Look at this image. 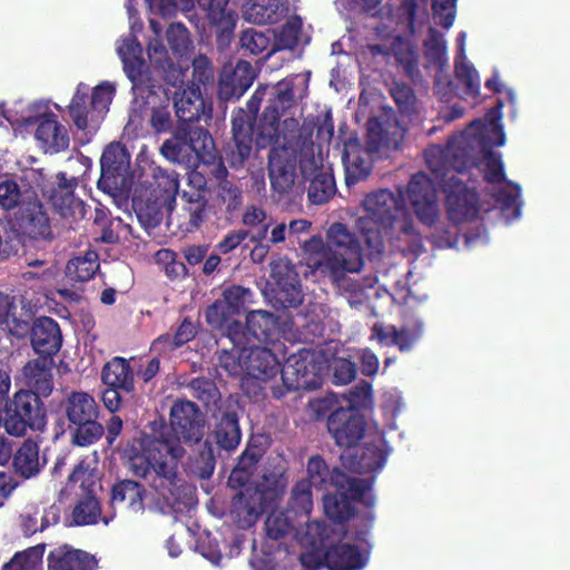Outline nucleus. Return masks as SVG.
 Wrapping results in <instances>:
<instances>
[{
  "mask_svg": "<svg viewBox=\"0 0 570 570\" xmlns=\"http://www.w3.org/2000/svg\"><path fill=\"white\" fill-rule=\"evenodd\" d=\"M66 417L73 426L72 443L89 446L104 435V426L98 422L99 406L89 393L72 391L63 401Z\"/></svg>",
  "mask_w": 570,
  "mask_h": 570,
  "instance_id": "obj_9",
  "label": "nucleus"
},
{
  "mask_svg": "<svg viewBox=\"0 0 570 570\" xmlns=\"http://www.w3.org/2000/svg\"><path fill=\"white\" fill-rule=\"evenodd\" d=\"M101 381L106 386H114L125 392H135L132 367L129 361L121 356H115L104 365Z\"/></svg>",
  "mask_w": 570,
  "mask_h": 570,
  "instance_id": "obj_44",
  "label": "nucleus"
},
{
  "mask_svg": "<svg viewBox=\"0 0 570 570\" xmlns=\"http://www.w3.org/2000/svg\"><path fill=\"white\" fill-rule=\"evenodd\" d=\"M222 298L236 315L254 303V293L248 287L232 285L223 291Z\"/></svg>",
  "mask_w": 570,
  "mask_h": 570,
  "instance_id": "obj_64",
  "label": "nucleus"
},
{
  "mask_svg": "<svg viewBox=\"0 0 570 570\" xmlns=\"http://www.w3.org/2000/svg\"><path fill=\"white\" fill-rule=\"evenodd\" d=\"M402 128L391 108H383L366 122L365 142H400Z\"/></svg>",
  "mask_w": 570,
  "mask_h": 570,
  "instance_id": "obj_37",
  "label": "nucleus"
},
{
  "mask_svg": "<svg viewBox=\"0 0 570 570\" xmlns=\"http://www.w3.org/2000/svg\"><path fill=\"white\" fill-rule=\"evenodd\" d=\"M38 395L19 390L4 406L3 428L13 436H23L27 432H43L47 425V409Z\"/></svg>",
  "mask_w": 570,
  "mask_h": 570,
  "instance_id": "obj_10",
  "label": "nucleus"
},
{
  "mask_svg": "<svg viewBox=\"0 0 570 570\" xmlns=\"http://www.w3.org/2000/svg\"><path fill=\"white\" fill-rule=\"evenodd\" d=\"M33 108H43V111L23 118L4 116L16 138L27 139L33 136L38 142H70L72 135V138L77 139L76 135L79 131L72 129L68 122H62L59 116L49 109L48 104L38 101L33 104Z\"/></svg>",
  "mask_w": 570,
  "mask_h": 570,
  "instance_id": "obj_7",
  "label": "nucleus"
},
{
  "mask_svg": "<svg viewBox=\"0 0 570 570\" xmlns=\"http://www.w3.org/2000/svg\"><path fill=\"white\" fill-rule=\"evenodd\" d=\"M302 524V521L293 513L285 510H273L265 520V532L266 535L272 540H279L285 538L293 530H297V527Z\"/></svg>",
  "mask_w": 570,
  "mask_h": 570,
  "instance_id": "obj_53",
  "label": "nucleus"
},
{
  "mask_svg": "<svg viewBox=\"0 0 570 570\" xmlns=\"http://www.w3.org/2000/svg\"><path fill=\"white\" fill-rule=\"evenodd\" d=\"M218 449L232 452L237 449L242 440L239 417L234 411H225L216 421L209 434Z\"/></svg>",
  "mask_w": 570,
  "mask_h": 570,
  "instance_id": "obj_41",
  "label": "nucleus"
},
{
  "mask_svg": "<svg viewBox=\"0 0 570 570\" xmlns=\"http://www.w3.org/2000/svg\"><path fill=\"white\" fill-rule=\"evenodd\" d=\"M502 107V102L498 105V107L490 109L485 115V120L476 119L473 120L469 130H473L475 139L473 142H504L505 134L503 130V126L501 124V112L500 109Z\"/></svg>",
  "mask_w": 570,
  "mask_h": 570,
  "instance_id": "obj_46",
  "label": "nucleus"
},
{
  "mask_svg": "<svg viewBox=\"0 0 570 570\" xmlns=\"http://www.w3.org/2000/svg\"><path fill=\"white\" fill-rule=\"evenodd\" d=\"M322 145H294L297 153V166L304 181L331 168L324 164Z\"/></svg>",
  "mask_w": 570,
  "mask_h": 570,
  "instance_id": "obj_48",
  "label": "nucleus"
},
{
  "mask_svg": "<svg viewBox=\"0 0 570 570\" xmlns=\"http://www.w3.org/2000/svg\"><path fill=\"white\" fill-rule=\"evenodd\" d=\"M287 10L281 0H247L244 18L257 24L276 23L283 19Z\"/></svg>",
  "mask_w": 570,
  "mask_h": 570,
  "instance_id": "obj_45",
  "label": "nucleus"
},
{
  "mask_svg": "<svg viewBox=\"0 0 570 570\" xmlns=\"http://www.w3.org/2000/svg\"><path fill=\"white\" fill-rule=\"evenodd\" d=\"M297 153L294 145H272L268 155L271 186L279 195L288 194L297 178Z\"/></svg>",
  "mask_w": 570,
  "mask_h": 570,
  "instance_id": "obj_22",
  "label": "nucleus"
},
{
  "mask_svg": "<svg viewBox=\"0 0 570 570\" xmlns=\"http://www.w3.org/2000/svg\"><path fill=\"white\" fill-rule=\"evenodd\" d=\"M227 4L228 0H209L206 8L208 24L222 49L229 46L237 22V16L227 9Z\"/></svg>",
  "mask_w": 570,
  "mask_h": 570,
  "instance_id": "obj_32",
  "label": "nucleus"
},
{
  "mask_svg": "<svg viewBox=\"0 0 570 570\" xmlns=\"http://www.w3.org/2000/svg\"><path fill=\"white\" fill-rule=\"evenodd\" d=\"M53 366L55 362L51 357H36L29 360L23 368L22 374L27 389L24 392H32L39 397H48L53 391Z\"/></svg>",
  "mask_w": 570,
  "mask_h": 570,
  "instance_id": "obj_29",
  "label": "nucleus"
},
{
  "mask_svg": "<svg viewBox=\"0 0 570 570\" xmlns=\"http://www.w3.org/2000/svg\"><path fill=\"white\" fill-rule=\"evenodd\" d=\"M333 530L324 521H308L305 519V529L296 530V537L301 546L305 548H321L327 547V541Z\"/></svg>",
  "mask_w": 570,
  "mask_h": 570,
  "instance_id": "obj_55",
  "label": "nucleus"
},
{
  "mask_svg": "<svg viewBox=\"0 0 570 570\" xmlns=\"http://www.w3.org/2000/svg\"><path fill=\"white\" fill-rule=\"evenodd\" d=\"M174 106L178 122L200 120L202 117L212 118V107L206 105L199 86H191L176 91Z\"/></svg>",
  "mask_w": 570,
  "mask_h": 570,
  "instance_id": "obj_35",
  "label": "nucleus"
},
{
  "mask_svg": "<svg viewBox=\"0 0 570 570\" xmlns=\"http://www.w3.org/2000/svg\"><path fill=\"white\" fill-rule=\"evenodd\" d=\"M302 28V18L299 16H292L282 26L279 31L275 33L274 47L267 56L276 50H293L298 45Z\"/></svg>",
  "mask_w": 570,
  "mask_h": 570,
  "instance_id": "obj_60",
  "label": "nucleus"
},
{
  "mask_svg": "<svg viewBox=\"0 0 570 570\" xmlns=\"http://www.w3.org/2000/svg\"><path fill=\"white\" fill-rule=\"evenodd\" d=\"M307 198L312 204L322 205L327 203L336 193V183L333 169L327 168L318 175L308 178Z\"/></svg>",
  "mask_w": 570,
  "mask_h": 570,
  "instance_id": "obj_52",
  "label": "nucleus"
},
{
  "mask_svg": "<svg viewBox=\"0 0 570 570\" xmlns=\"http://www.w3.org/2000/svg\"><path fill=\"white\" fill-rule=\"evenodd\" d=\"M327 248L331 257L337 261V268H345L358 273L364 266V258L360 240L352 234L345 224L334 223L326 233Z\"/></svg>",
  "mask_w": 570,
  "mask_h": 570,
  "instance_id": "obj_16",
  "label": "nucleus"
},
{
  "mask_svg": "<svg viewBox=\"0 0 570 570\" xmlns=\"http://www.w3.org/2000/svg\"><path fill=\"white\" fill-rule=\"evenodd\" d=\"M180 210L175 216V224L183 233H194L213 215L215 204L209 203L206 188L183 190L179 195Z\"/></svg>",
  "mask_w": 570,
  "mask_h": 570,
  "instance_id": "obj_19",
  "label": "nucleus"
},
{
  "mask_svg": "<svg viewBox=\"0 0 570 570\" xmlns=\"http://www.w3.org/2000/svg\"><path fill=\"white\" fill-rule=\"evenodd\" d=\"M129 160L130 155L126 145H106L100 159L98 189L111 196L120 194L126 183Z\"/></svg>",
  "mask_w": 570,
  "mask_h": 570,
  "instance_id": "obj_20",
  "label": "nucleus"
},
{
  "mask_svg": "<svg viewBox=\"0 0 570 570\" xmlns=\"http://www.w3.org/2000/svg\"><path fill=\"white\" fill-rule=\"evenodd\" d=\"M252 476L245 468L235 466L228 478V485L238 490L232 500L230 515L240 529L254 525L263 513V493L252 482Z\"/></svg>",
  "mask_w": 570,
  "mask_h": 570,
  "instance_id": "obj_13",
  "label": "nucleus"
},
{
  "mask_svg": "<svg viewBox=\"0 0 570 570\" xmlns=\"http://www.w3.org/2000/svg\"><path fill=\"white\" fill-rule=\"evenodd\" d=\"M324 561L328 570H362L368 562V554L357 544L337 543L326 548Z\"/></svg>",
  "mask_w": 570,
  "mask_h": 570,
  "instance_id": "obj_34",
  "label": "nucleus"
},
{
  "mask_svg": "<svg viewBox=\"0 0 570 570\" xmlns=\"http://www.w3.org/2000/svg\"><path fill=\"white\" fill-rule=\"evenodd\" d=\"M178 189V177L161 168L154 169L150 180H140L135 186L131 207L146 230L158 227L165 213H167L168 225L175 224L173 212Z\"/></svg>",
  "mask_w": 570,
  "mask_h": 570,
  "instance_id": "obj_5",
  "label": "nucleus"
},
{
  "mask_svg": "<svg viewBox=\"0 0 570 570\" xmlns=\"http://www.w3.org/2000/svg\"><path fill=\"white\" fill-rule=\"evenodd\" d=\"M271 278L274 282V306L295 308L303 303V291L298 273L288 258H278L271 263Z\"/></svg>",
  "mask_w": 570,
  "mask_h": 570,
  "instance_id": "obj_17",
  "label": "nucleus"
},
{
  "mask_svg": "<svg viewBox=\"0 0 570 570\" xmlns=\"http://www.w3.org/2000/svg\"><path fill=\"white\" fill-rule=\"evenodd\" d=\"M365 215L356 222L367 257L380 262L387 249L394 252H413L414 245L421 244L413 217L409 210L403 193L380 189L367 194L363 200Z\"/></svg>",
  "mask_w": 570,
  "mask_h": 570,
  "instance_id": "obj_2",
  "label": "nucleus"
},
{
  "mask_svg": "<svg viewBox=\"0 0 570 570\" xmlns=\"http://www.w3.org/2000/svg\"><path fill=\"white\" fill-rule=\"evenodd\" d=\"M244 371L246 376L242 380V389L244 393H249L255 380L267 382L282 370L277 356L269 348L254 346L245 355Z\"/></svg>",
  "mask_w": 570,
  "mask_h": 570,
  "instance_id": "obj_26",
  "label": "nucleus"
},
{
  "mask_svg": "<svg viewBox=\"0 0 570 570\" xmlns=\"http://www.w3.org/2000/svg\"><path fill=\"white\" fill-rule=\"evenodd\" d=\"M473 145H429L424 150L428 168L445 194V210L454 225L479 215V195L458 177L475 166L468 148Z\"/></svg>",
  "mask_w": 570,
  "mask_h": 570,
  "instance_id": "obj_4",
  "label": "nucleus"
},
{
  "mask_svg": "<svg viewBox=\"0 0 570 570\" xmlns=\"http://www.w3.org/2000/svg\"><path fill=\"white\" fill-rule=\"evenodd\" d=\"M266 212L255 205L246 206L243 215L242 223L250 232L249 240L252 243H262L268 233L269 223L266 222Z\"/></svg>",
  "mask_w": 570,
  "mask_h": 570,
  "instance_id": "obj_58",
  "label": "nucleus"
},
{
  "mask_svg": "<svg viewBox=\"0 0 570 570\" xmlns=\"http://www.w3.org/2000/svg\"><path fill=\"white\" fill-rule=\"evenodd\" d=\"M30 343L38 357H51L62 346V333L58 322L48 316L36 318L31 327Z\"/></svg>",
  "mask_w": 570,
  "mask_h": 570,
  "instance_id": "obj_28",
  "label": "nucleus"
},
{
  "mask_svg": "<svg viewBox=\"0 0 570 570\" xmlns=\"http://www.w3.org/2000/svg\"><path fill=\"white\" fill-rule=\"evenodd\" d=\"M39 452V444L32 439H26L12 456L14 473L23 479L37 476L47 463Z\"/></svg>",
  "mask_w": 570,
  "mask_h": 570,
  "instance_id": "obj_38",
  "label": "nucleus"
},
{
  "mask_svg": "<svg viewBox=\"0 0 570 570\" xmlns=\"http://www.w3.org/2000/svg\"><path fill=\"white\" fill-rule=\"evenodd\" d=\"M347 273L350 272L343 267L336 268L335 273H331L326 278L340 291L351 307L358 308L370 299L367 286L362 281L348 277Z\"/></svg>",
  "mask_w": 570,
  "mask_h": 570,
  "instance_id": "obj_43",
  "label": "nucleus"
},
{
  "mask_svg": "<svg viewBox=\"0 0 570 570\" xmlns=\"http://www.w3.org/2000/svg\"><path fill=\"white\" fill-rule=\"evenodd\" d=\"M118 53L122 59L127 77L132 83L135 99H145L150 104L154 95L165 94V88L155 82L148 66L142 60V48L135 36L124 40Z\"/></svg>",
  "mask_w": 570,
  "mask_h": 570,
  "instance_id": "obj_14",
  "label": "nucleus"
},
{
  "mask_svg": "<svg viewBox=\"0 0 570 570\" xmlns=\"http://www.w3.org/2000/svg\"><path fill=\"white\" fill-rule=\"evenodd\" d=\"M205 415L191 401L177 400L169 413V425L173 434L161 435L159 439H176L188 444H199L205 433Z\"/></svg>",
  "mask_w": 570,
  "mask_h": 570,
  "instance_id": "obj_15",
  "label": "nucleus"
},
{
  "mask_svg": "<svg viewBox=\"0 0 570 570\" xmlns=\"http://www.w3.org/2000/svg\"><path fill=\"white\" fill-rule=\"evenodd\" d=\"M323 497L325 515L334 523L343 524L355 514L354 502H360L372 508L375 497L372 493V481L368 479L353 478L343 483L342 488L332 489Z\"/></svg>",
  "mask_w": 570,
  "mask_h": 570,
  "instance_id": "obj_12",
  "label": "nucleus"
},
{
  "mask_svg": "<svg viewBox=\"0 0 570 570\" xmlns=\"http://www.w3.org/2000/svg\"><path fill=\"white\" fill-rule=\"evenodd\" d=\"M128 470L139 478L150 475L149 484L169 508L188 505L195 488L178 474V462L186 454L176 439H145L127 445Z\"/></svg>",
  "mask_w": 570,
  "mask_h": 570,
  "instance_id": "obj_3",
  "label": "nucleus"
},
{
  "mask_svg": "<svg viewBox=\"0 0 570 570\" xmlns=\"http://www.w3.org/2000/svg\"><path fill=\"white\" fill-rule=\"evenodd\" d=\"M309 72L293 73L275 85H259L232 117L233 142H332L334 122L331 110L304 118L303 122L281 117L307 96Z\"/></svg>",
  "mask_w": 570,
  "mask_h": 570,
  "instance_id": "obj_1",
  "label": "nucleus"
},
{
  "mask_svg": "<svg viewBox=\"0 0 570 570\" xmlns=\"http://www.w3.org/2000/svg\"><path fill=\"white\" fill-rule=\"evenodd\" d=\"M294 517L308 519L313 509L312 487L307 481L298 480L292 491L287 508Z\"/></svg>",
  "mask_w": 570,
  "mask_h": 570,
  "instance_id": "obj_56",
  "label": "nucleus"
},
{
  "mask_svg": "<svg viewBox=\"0 0 570 570\" xmlns=\"http://www.w3.org/2000/svg\"><path fill=\"white\" fill-rule=\"evenodd\" d=\"M302 250L305 256V264L311 273L318 274L323 278H326L331 273H335L337 261L335 257H331L327 242L324 243L321 235H314L305 240Z\"/></svg>",
  "mask_w": 570,
  "mask_h": 570,
  "instance_id": "obj_36",
  "label": "nucleus"
},
{
  "mask_svg": "<svg viewBox=\"0 0 570 570\" xmlns=\"http://www.w3.org/2000/svg\"><path fill=\"white\" fill-rule=\"evenodd\" d=\"M212 204H215L213 210L214 223L230 225L242 208L243 191L233 181L223 179L217 185L216 197Z\"/></svg>",
  "mask_w": 570,
  "mask_h": 570,
  "instance_id": "obj_31",
  "label": "nucleus"
},
{
  "mask_svg": "<svg viewBox=\"0 0 570 570\" xmlns=\"http://www.w3.org/2000/svg\"><path fill=\"white\" fill-rule=\"evenodd\" d=\"M14 219L17 229L22 236L32 240H53L50 218L37 196L18 209Z\"/></svg>",
  "mask_w": 570,
  "mask_h": 570,
  "instance_id": "obj_24",
  "label": "nucleus"
},
{
  "mask_svg": "<svg viewBox=\"0 0 570 570\" xmlns=\"http://www.w3.org/2000/svg\"><path fill=\"white\" fill-rule=\"evenodd\" d=\"M98 560L85 550L68 543L60 544L49 551L47 570H96Z\"/></svg>",
  "mask_w": 570,
  "mask_h": 570,
  "instance_id": "obj_30",
  "label": "nucleus"
},
{
  "mask_svg": "<svg viewBox=\"0 0 570 570\" xmlns=\"http://www.w3.org/2000/svg\"><path fill=\"white\" fill-rule=\"evenodd\" d=\"M193 397L197 399L207 410L218 406L222 395L214 380L198 376L187 385Z\"/></svg>",
  "mask_w": 570,
  "mask_h": 570,
  "instance_id": "obj_57",
  "label": "nucleus"
},
{
  "mask_svg": "<svg viewBox=\"0 0 570 570\" xmlns=\"http://www.w3.org/2000/svg\"><path fill=\"white\" fill-rule=\"evenodd\" d=\"M145 106L151 108V115L149 119V125L153 132L156 136H160L163 134H169L170 137L165 139L164 142H175V130L176 126L174 125L171 114L168 109L169 106V95L167 89H165V94H157L150 98V104H148L145 99H140Z\"/></svg>",
  "mask_w": 570,
  "mask_h": 570,
  "instance_id": "obj_40",
  "label": "nucleus"
},
{
  "mask_svg": "<svg viewBox=\"0 0 570 570\" xmlns=\"http://www.w3.org/2000/svg\"><path fill=\"white\" fill-rule=\"evenodd\" d=\"M423 333L424 323L421 318H413L412 324H404L401 328L376 322L372 326L371 338L382 346H396L401 353H407L414 348Z\"/></svg>",
  "mask_w": 570,
  "mask_h": 570,
  "instance_id": "obj_25",
  "label": "nucleus"
},
{
  "mask_svg": "<svg viewBox=\"0 0 570 570\" xmlns=\"http://www.w3.org/2000/svg\"><path fill=\"white\" fill-rule=\"evenodd\" d=\"M402 145H343L342 161L345 168L347 186L366 179L375 157L385 150H400Z\"/></svg>",
  "mask_w": 570,
  "mask_h": 570,
  "instance_id": "obj_21",
  "label": "nucleus"
},
{
  "mask_svg": "<svg viewBox=\"0 0 570 570\" xmlns=\"http://www.w3.org/2000/svg\"><path fill=\"white\" fill-rule=\"evenodd\" d=\"M307 478L302 479L316 490L330 491L336 487L342 488L352 478L338 468L330 469L325 460L316 454L312 455L306 465Z\"/></svg>",
  "mask_w": 570,
  "mask_h": 570,
  "instance_id": "obj_33",
  "label": "nucleus"
},
{
  "mask_svg": "<svg viewBox=\"0 0 570 570\" xmlns=\"http://www.w3.org/2000/svg\"><path fill=\"white\" fill-rule=\"evenodd\" d=\"M323 364L320 356L309 348L291 354L281 371L282 386H273L272 394L282 399L292 391H312L322 385Z\"/></svg>",
  "mask_w": 570,
  "mask_h": 570,
  "instance_id": "obj_8",
  "label": "nucleus"
},
{
  "mask_svg": "<svg viewBox=\"0 0 570 570\" xmlns=\"http://www.w3.org/2000/svg\"><path fill=\"white\" fill-rule=\"evenodd\" d=\"M101 519V505L97 497L89 490L79 498L71 511V524L77 527L94 525Z\"/></svg>",
  "mask_w": 570,
  "mask_h": 570,
  "instance_id": "obj_50",
  "label": "nucleus"
},
{
  "mask_svg": "<svg viewBox=\"0 0 570 570\" xmlns=\"http://www.w3.org/2000/svg\"><path fill=\"white\" fill-rule=\"evenodd\" d=\"M255 77L253 66L245 60H239L233 70H225L218 81V102L227 104L239 99L252 86Z\"/></svg>",
  "mask_w": 570,
  "mask_h": 570,
  "instance_id": "obj_27",
  "label": "nucleus"
},
{
  "mask_svg": "<svg viewBox=\"0 0 570 570\" xmlns=\"http://www.w3.org/2000/svg\"><path fill=\"white\" fill-rule=\"evenodd\" d=\"M216 459L214 449L208 440H205L196 453L189 456L187 470L198 479H209L215 470Z\"/></svg>",
  "mask_w": 570,
  "mask_h": 570,
  "instance_id": "obj_54",
  "label": "nucleus"
},
{
  "mask_svg": "<svg viewBox=\"0 0 570 570\" xmlns=\"http://www.w3.org/2000/svg\"><path fill=\"white\" fill-rule=\"evenodd\" d=\"M33 196H37L33 191H22L19 184L13 179H6L0 183V206L6 210L21 208Z\"/></svg>",
  "mask_w": 570,
  "mask_h": 570,
  "instance_id": "obj_61",
  "label": "nucleus"
},
{
  "mask_svg": "<svg viewBox=\"0 0 570 570\" xmlns=\"http://www.w3.org/2000/svg\"><path fill=\"white\" fill-rule=\"evenodd\" d=\"M79 185L78 177H68L65 171L43 180L40 185V193L52 212L72 228L73 223L85 218L87 206L85 202L76 196V188Z\"/></svg>",
  "mask_w": 570,
  "mask_h": 570,
  "instance_id": "obj_11",
  "label": "nucleus"
},
{
  "mask_svg": "<svg viewBox=\"0 0 570 570\" xmlns=\"http://www.w3.org/2000/svg\"><path fill=\"white\" fill-rule=\"evenodd\" d=\"M327 431L340 448H353L364 438L365 415L353 406H338L327 417Z\"/></svg>",
  "mask_w": 570,
  "mask_h": 570,
  "instance_id": "obj_18",
  "label": "nucleus"
},
{
  "mask_svg": "<svg viewBox=\"0 0 570 570\" xmlns=\"http://www.w3.org/2000/svg\"><path fill=\"white\" fill-rule=\"evenodd\" d=\"M287 483L286 471L282 466H275L273 470H266L264 472L262 482L256 484L263 493V512L268 509L272 501H275L284 494Z\"/></svg>",
  "mask_w": 570,
  "mask_h": 570,
  "instance_id": "obj_49",
  "label": "nucleus"
},
{
  "mask_svg": "<svg viewBox=\"0 0 570 570\" xmlns=\"http://www.w3.org/2000/svg\"><path fill=\"white\" fill-rule=\"evenodd\" d=\"M246 332L259 343H273L278 338V317L267 311H252L246 317Z\"/></svg>",
  "mask_w": 570,
  "mask_h": 570,
  "instance_id": "obj_42",
  "label": "nucleus"
},
{
  "mask_svg": "<svg viewBox=\"0 0 570 570\" xmlns=\"http://www.w3.org/2000/svg\"><path fill=\"white\" fill-rule=\"evenodd\" d=\"M116 92L115 86L109 81L97 85L89 98V86L79 82L76 91L66 107L72 121L73 128L81 131L85 140L80 142H90L92 137L99 130L100 125L109 110Z\"/></svg>",
  "mask_w": 570,
  "mask_h": 570,
  "instance_id": "obj_6",
  "label": "nucleus"
},
{
  "mask_svg": "<svg viewBox=\"0 0 570 570\" xmlns=\"http://www.w3.org/2000/svg\"><path fill=\"white\" fill-rule=\"evenodd\" d=\"M433 181L425 173L414 174L407 184V196L419 220L433 226L439 218V206Z\"/></svg>",
  "mask_w": 570,
  "mask_h": 570,
  "instance_id": "obj_23",
  "label": "nucleus"
},
{
  "mask_svg": "<svg viewBox=\"0 0 570 570\" xmlns=\"http://www.w3.org/2000/svg\"><path fill=\"white\" fill-rule=\"evenodd\" d=\"M455 78L464 85L465 92L474 98L480 95V78L475 68L466 62V59L455 57L454 59Z\"/></svg>",
  "mask_w": 570,
  "mask_h": 570,
  "instance_id": "obj_63",
  "label": "nucleus"
},
{
  "mask_svg": "<svg viewBox=\"0 0 570 570\" xmlns=\"http://www.w3.org/2000/svg\"><path fill=\"white\" fill-rule=\"evenodd\" d=\"M198 121L178 122L175 130V142H214L208 129L198 125Z\"/></svg>",
  "mask_w": 570,
  "mask_h": 570,
  "instance_id": "obj_62",
  "label": "nucleus"
},
{
  "mask_svg": "<svg viewBox=\"0 0 570 570\" xmlns=\"http://www.w3.org/2000/svg\"><path fill=\"white\" fill-rule=\"evenodd\" d=\"M98 269V254L95 250H87L85 255L71 258L65 273L71 282L85 283L90 281Z\"/></svg>",
  "mask_w": 570,
  "mask_h": 570,
  "instance_id": "obj_51",
  "label": "nucleus"
},
{
  "mask_svg": "<svg viewBox=\"0 0 570 570\" xmlns=\"http://www.w3.org/2000/svg\"><path fill=\"white\" fill-rule=\"evenodd\" d=\"M391 50L395 58L396 65L404 75L413 81L421 78L419 69L420 53L417 47L411 41L397 36L391 45Z\"/></svg>",
  "mask_w": 570,
  "mask_h": 570,
  "instance_id": "obj_47",
  "label": "nucleus"
},
{
  "mask_svg": "<svg viewBox=\"0 0 570 570\" xmlns=\"http://www.w3.org/2000/svg\"><path fill=\"white\" fill-rule=\"evenodd\" d=\"M45 550L46 543H39L16 552L11 560L2 566L1 570H39Z\"/></svg>",
  "mask_w": 570,
  "mask_h": 570,
  "instance_id": "obj_59",
  "label": "nucleus"
},
{
  "mask_svg": "<svg viewBox=\"0 0 570 570\" xmlns=\"http://www.w3.org/2000/svg\"><path fill=\"white\" fill-rule=\"evenodd\" d=\"M146 498L147 490L145 485L135 480H119L111 488V504L124 505L134 513H142L145 511Z\"/></svg>",
  "mask_w": 570,
  "mask_h": 570,
  "instance_id": "obj_39",
  "label": "nucleus"
}]
</instances>
